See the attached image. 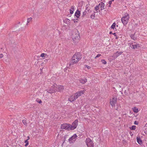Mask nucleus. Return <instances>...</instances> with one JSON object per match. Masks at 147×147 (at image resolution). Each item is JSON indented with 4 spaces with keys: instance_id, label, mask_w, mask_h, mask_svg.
Wrapping results in <instances>:
<instances>
[{
    "instance_id": "f257e3e1",
    "label": "nucleus",
    "mask_w": 147,
    "mask_h": 147,
    "mask_svg": "<svg viewBox=\"0 0 147 147\" xmlns=\"http://www.w3.org/2000/svg\"><path fill=\"white\" fill-rule=\"evenodd\" d=\"M81 58V55L80 53L78 52L75 53L72 57L71 61L70 64V65H73L76 63H78Z\"/></svg>"
},
{
    "instance_id": "f03ea898",
    "label": "nucleus",
    "mask_w": 147,
    "mask_h": 147,
    "mask_svg": "<svg viewBox=\"0 0 147 147\" xmlns=\"http://www.w3.org/2000/svg\"><path fill=\"white\" fill-rule=\"evenodd\" d=\"M72 39L74 43H76L78 41L80 38V36L78 31L73 34L72 36Z\"/></svg>"
},
{
    "instance_id": "7ed1b4c3",
    "label": "nucleus",
    "mask_w": 147,
    "mask_h": 147,
    "mask_svg": "<svg viewBox=\"0 0 147 147\" xmlns=\"http://www.w3.org/2000/svg\"><path fill=\"white\" fill-rule=\"evenodd\" d=\"M129 18V15L127 13L125 14V16L121 19V20L123 24L125 25L127 24Z\"/></svg>"
},
{
    "instance_id": "20e7f679",
    "label": "nucleus",
    "mask_w": 147,
    "mask_h": 147,
    "mask_svg": "<svg viewBox=\"0 0 147 147\" xmlns=\"http://www.w3.org/2000/svg\"><path fill=\"white\" fill-rule=\"evenodd\" d=\"M78 120L76 119L73 123L71 125L70 124V130H74L76 127L78 125Z\"/></svg>"
},
{
    "instance_id": "39448f33",
    "label": "nucleus",
    "mask_w": 147,
    "mask_h": 147,
    "mask_svg": "<svg viewBox=\"0 0 147 147\" xmlns=\"http://www.w3.org/2000/svg\"><path fill=\"white\" fill-rule=\"evenodd\" d=\"M86 143L88 147H93L94 146L93 142L89 138L86 139Z\"/></svg>"
},
{
    "instance_id": "423d86ee",
    "label": "nucleus",
    "mask_w": 147,
    "mask_h": 147,
    "mask_svg": "<svg viewBox=\"0 0 147 147\" xmlns=\"http://www.w3.org/2000/svg\"><path fill=\"white\" fill-rule=\"evenodd\" d=\"M70 124L67 123H64L61 124V129H64L68 130H70Z\"/></svg>"
},
{
    "instance_id": "0eeeda50",
    "label": "nucleus",
    "mask_w": 147,
    "mask_h": 147,
    "mask_svg": "<svg viewBox=\"0 0 147 147\" xmlns=\"http://www.w3.org/2000/svg\"><path fill=\"white\" fill-rule=\"evenodd\" d=\"M117 98L115 97L113 98L110 100V103L112 107H115V104L117 103Z\"/></svg>"
},
{
    "instance_id": "6e6552de",
    "label": "nucleus",
    "mask_w": 147,
    "mask_h": 147,
    "mask_svg": "<svg viewBox=\"0 0 147 147\" xmlns=\"http://www.w3.org/2000/svg\"><path fill=\"white\" fill-rule=\"evenodd\" d=\"M134 44H133V43L130 44L129 46L131 47V48L134 49H138V48L140 47V46L138 44H137L134 42Z\"/></svg>"
},
{
    "instance_id": "1a4fd4ad",
    "label": "nucleus",
    "mask_w": 147,
    "mask_h": 147,
    "mask_svg": "<svg viewBox=\"0 0 147 147\" xmlns=\"http://www.w3.org/2000/svg\"><path fill=\"white\" fill-rule=\"evenodd\" d=\"M84 93V91L81 90L76 92L75 94V97L76 99Z\"/></svg>"
},
{
    "instance_id": "9d476101",
    "label": "nucleus",
    "mask_w": 147,
    "mask_h": 147,
    "mask_svg": "<svg viewBox=\"0 0 147 147\" xmlns=\"http://www.w3.org/2000/svg\"><path fill=\"white\" fill-rule=\"evenodd\" d=\"M76 99V98L75 96L73 95L70 96V97L68 98V100L71 102L74 101Z\"/></svg>"
},
{
    "instance_id": "9b49d317",
    "label": "nucleus",
    "mask_w": 147,
    "mask_h": 147,
    "mask_svg": "<svg viewBox=\"0 0 147 147\" xmlns=\"http://www.w3.org/2000/svg\"><path fill=\"white\" fill-rule=\"evenodd\" d=\"M98 5L101 8V10L105 9V4L103 3L102 2H100Z\"/></svg>"
},
{
    "instance_id": "f8f14e48",
    "label": "nucleus",
    "mask_w": 147,
    "mask_h": 147,
    "mask_svg": "<svg viewBox=\"0 0 147 147\" xmlns=\"http://www.w3.org/2000/svg\"><path fill=\"white\" fill-rule=\"evenodd\" d=\"M80 11L77 10L76 12L75 16L76 17V18H78L80 16Z\"/></svg>"
},
{
    "instance_id": "ddd939ff",
    "label": "nucleus",
    "mask_w": 147,
    "mask_h": 147,
    "mask_svg": "<svg viewBox=\"0 0 147 147\" xmlns=\"http://www.w3.org/2000/svg\"><path fill=\"white\" fill-rule=\"evenodd\" d=\"M55 91V89L53 87H52L50 89L48 90L47 92L50 93H52L54 92Z\"/></svg>"
},
{
    "instance_id": "4468645a",
    "label": "nucleus",
    "mask_w": 147,
    "mask_h": 147,
    "mask_svg": "<svg viewBox=\"0 0 147 147\" xmlns=\"http://www.w3.org/2000/svg\"><path fill=\"white\" fill-rule=\"evenodd\" d=\"M137 141L138 143L140 145H141L143 143L142 140L140 139L139 137H137Z\"/></svg>"
},
{
    "instance_id": "2eb2a0df",
    "label": "nucleus",
    "mask_w": 147,
    "mask_h": 147,
    "mask_svg": "<svg viewBox=\"0 0 147 147\" xmlns=\"http://www.w3.org/2000/svg\"><path fill=\"white\" fill-rule=\"evenodd\" d=\"M79 81L80 82L83 84H84L87 82V79L86 78H84L83 79H81Z\"/></svg>"
},
{
    "instance_id": "dca6fc26",
    "label": "nucleus",
    "mask_w": 147,
    "mask_h": 147,
    "mask_svg": "<svg viewBox=\"0 0 147 147\" xmlns=\"http://www.w3.org/2000/svg\"><path fill=\"white\" fill-rule=\"evenodd\" d=\"M130 37L132 39L134 40H136L137 38V36L135 35V33L131 35Z\"/></svg>"
},
{
    "instance_id": "f3484780",
    "label": "nucleus",
    "mask_w": 147,
    "mask_h": 147,
    "mask_svg": "<svg viewBox=\"0 0 147 147\" xmlns=\"http://www.w3.org/2000/svg\"><path fill=\"white\" fill-rule=\"evenodd\" d=\"M77 137V136L76 135V134H74V136H73L69 138V139L68 140L69 142H70V141L72 140H74V139H75V138Z\"/></svg>"
},
{
    "instance_id": "a211bd4d",
    "label": "nucleus",
    "mask_w": 147,
    "mask_h": 147,
    "mask_svg": "<svg viewBox=\"0 0 147 147\" xmlns=\"http://www.w3.org/2000/svg\"><path fill=\"white\" fill-rule=\"evenodd\" d=\"M64 22L67 24H69L70 23V20L67 18L65 19L64 20Z\"/></svg>"
},
{
    "instance_id": "6ab92c4d",
    "label": "nucleus",
    "mask_w": 147,
    "mask_h": 147,
    "mask_svg": "<svg viewBox=\"0 0 147 147\" xmlns=\"http://www.w3.org/2000/svg\"><path fill=\"white\" fill-rule=\"evenodd\" d=\"M74 6H72L71 7V8L70 9V13L71 14H72L74 13Z\"/></svg>"
},
{
    "instance_id": "aec40b11",
    "label": "nucleus",
    "mask_w": 147,
    "mask_h": 147,
    "mask_svg": "<svg viewBox=\"0 0 147 147\" xmlns=\"http://www.w3.org/2000/svg\"><path fill=\"white\" fill-rule=\"evenodd\" d=\"M64 86H60L58 87V90L59 91H63L64 90Z\"/></svg>"
},
{
    "instance_id": "412c9836",
    "label": "nucleus",
    "mask_w": 147,
    "mask_h": 147,
    "mask_svg": "<svg viewBox=\"0 0 147 147\" xmlns=\"http://www.w3.org/2000/svg\"><path fill=\"white\" fill-rule=\"evenodd\" d=\"M123 53L122 51L118 52L117 51L115 53V54L116 55V57H118L120 55H121Z\"/></svg>"
},
{
    "instance_id": "4be33fe9",
    "label": "nucleus",
    "mask_w": 147,
    "mask_h": 147,
    "mask_svg": "<svg viewBox=\"0 0 147 147\" xmlns=\"http://www.w3.org/2000/svg\"><path fill=\"white\" fill-rule=\"evenodd\" d=\"M134 112L135 113H137L138 111V109L136 107H134L133 109Z\"/></svg>"
},
{
    "instance_id": "5701e85b",
    "label": "nucleus",
    "mask_w": 147,
    "mask_h": 147,
    "mask_svg": "<svg viewBox=\"0 0 147 147\" xmlns=\"http://www.w3.org/2000/svg\"><path fill=\"white\" fill-rule=\"evenodd\" d=\"M95 12H94L90 16V18L92 19H94L95 17Z\"/></svg>"
},
{
    "instance_id": "b1692460",
    "label": "nucleus",
    "mask_w": 147,
    "mask_h": 147,
    "mask_svg": "<svg viewBox=\"0 0 147 147\" xmlns=\"http://www.w3.org/2000/svg\"><path fill=\"white\" fill-rule=\"evenodd\" d=\"M100 7L99 5H98L96 6L95 7V10L96 11V12H98V11H97L99 9V7Z\"/></svg>"
},
{
    "instance_id": "393cba45",
    "label": "nucleus",
    "mask_w": 147,
    "mask_h": 147,
    "mask_svg": "<svg viewBox=\"0 0 147 147\" xmlns=\"http://www.w3.org/2000/svg\"><path fill=\"white\" fill-rule=\"evenodd\" d=\"M32 19V18H30L27 19V24L28 23H29L30 22H31Z\"/></svg>"
},
{
    "instance_id": "a878e982",
    "label": "nucleus",
    "mask_w": 147,
    "mask_h": 147,
    "mask_svg": "<svg viewBox=\"0 0 147 147\" xmlns=\"http://www.w3.org/2000/svg\"><path fill=\"white\" fill-rule=\"evenodd\" d=\"M22 122L26 126L27 125V123L26 122V121L25 119H23L22 120Z\"/></svg>"
},
{
    "instance_id": "bb28decb",
    "label": "nucleus",
    "mask_w": 147,
    "mask_h": 147,
    "mask_svg": "<svg viewBox=\"0 0 147 147\" xmlns=\"http://www.w3.org/2000/svg\"><path fill=\"white\" fill-rule=\"evenodd\" d=\"M36 101L38 103L40 104L42 103V102L41 100L38 98H37L36 99Z\"/></svg>"
},
{
    "instance_id": "cd10ccee",
    "label": "nucleus",
    "mask_w": 147,
    "mask_h": 147,
    "mask_svg": "<svg viewBox=\"0 0 147 147\" xmlns=\"http://www.w3.org/2000/svg\"><path fill=\"white\" fill-rule=\"evenodd\" d=\"M116 24L115 23H113L111 26V28L114 29L115 27Z\"/></svg>"
},
{
    "instance_id": "c85d7f7f",
    "label": "nucleus",
    "mask_w": 147,
    "mask_h": 147,
    "mask_svg": "<svg viewBox=\"0 0 147 147\" xmlns=\"http://www.w3.org/2000/svg\"><path fill=\"white\" fill-rule=\"evenodd\" d=\"M101 61L102 63L104 64H105L107 63V62L104 59L102 60Z\"/></svg>"
},
{
    "instance_id": "c756f323",
    "label": "nucleus",
    "mask_w": 147,
    "mask_h": 147,
    "mask_svg": "<svg viewBox=\"0 0 147 147\" xmlns=\"http://www.w3.org/2000/svg\"><path fill=\"white\" fill-rule=\"evenodd\" d=\"M47 54L45 53H42L41 54L40 56L42 57H45Z\"/></svg>"
},
{
    "instance_id": "7c9ffc66",
    "label": "nucleus",
    "mask_w": 147,
    "mask_h": 147,
    "mask_svg": "<svg viewBox=\"0 0 147 147\" xmlns=\"http://www.w3.org/2000/svg\"><path fill=\"white\" fill-rule=\"evenodd\" d=\"M101 56V55L100 54H98L96 56V57H95V59H96V58H98V57H100V56Z\"/></svg>"
},
{
    "instance_id": "2f4dec72",
    "label": "nucleus",
    "mask_w": 147,
    "mask_h": 147,
    "mask_svg": "<svg viewBox=\"0 0 147 147\" xmlns=\"http://www.w3.org/2000/svg\"><path fill=\"white\" fill-rule=\"evenodd\" d=\"M136 126L135 125H133L131 127V129L133 130H135V129Z\"/></svg>"
},
{
    "instance_id": "473e14b6",
    "label": "nucleus",
    "mask_w": 147,
    "mask_h": 147,
    "mask_svg": "<svg viewBox=\"0 0 147 147\" xmlns=\"http://www.w3.org/2000/svg\"><path fill=\"white\" fill-rule=\"evenodd\" d=\"M24 142L25 143H29L28 140H27L25 141Z\"/></svg>"
},
{
    "instance_id": "72a5a7b5",
    "label": "nucleus",
    "mask_w": 147,
    "mask_h": 147,
    "mask_svg": "<svg viewBox=\"0 0 147 147\" xmlns=\"http://www.w3.org/2000/svg\"><path fill=\"white\" fill-rule=\"evenodd\" d=\"M86 11H85L83 13V16L85 15H86Z\"/></svg>"
},
{
    "instance_id": "f704fd0d",
    "label": "nucleus",
    "mask_w": 147,
    "mask_h": 147,
    "mask_svg": "<svg viewBox=\"0 0 147 147\" xmlns=\"http://www.w3.org/2000/svg\"><path fill=\"white\" fill-rule=\"evenodd\" d=\"M3 57V55L2 54H0V58H2Z\"/></svg>"
},
{
    "instance_id": "c9c22d12",
    "label": "nucleus",
    "mask_w": 147,
    "mask_h": 147,
    "mask_svg": "<svg viewBox=\"0 0 147 147\" xmlns=\"http://www.w3.org/2000/svg\"><path fill=\"white\" fill-rule=\"evenodd\" d=\"M86 67H87L88 69H90L91 68L90 67L86 65Z\"/></svg>"
},
{
    "instance_id": "e433bc0d",
    "label": "nucleus",
    "mask_w": 147,
    "mask_h": 147,
    "mask_svg": "<svg viewBox=\"0 0 147 147\" xmlns=\"http://www.w3.org/2000/svg\"><path fill=\"white\" fill-rule=\"evenodd\" d=\"M77 20V19H76V20H74V23L77 22H78L76 20Z\"/></svg>"
},
{
    "instance_id": "4c0bfd02",
    "label": "nucleus",
    "mask_w": 147,
    "mask_h": 147,
    "mask_svg": "<svg viewBox=\"0 0 147 147\" xmlns=\"http://www.w3.org/2000/svg\"><path fill=\"white\" fill-rule=\"evenodd\" d=\"M112 1H109V4L110 5H111L112 3Z\"/></svg>"
},
{
    "instance_id": "58836bf2",
    "label": "nucleus",
    "mask_w": 147,
    "mask_h": 147,
    "mask_svg": "<svg viewBox=\"0 0 147 147\" xmlns=\"http://www.w3.org/2000/svg\"><path fill=\"white\" fill-rule=\"evenodd\" d=\"M113 34L115 36H117L116 34V33H113Z\"/></svg>"
},
{
    "instance_id": "ea45409f",
    "label": "nucleus",
    "mask_w": 147,
    "mask_h": 147,
    "mask_svg": "<svg viewBox=\"0 0 147 147\" xmlns=\"http://www.w3.org/2000/svg\"><path fill=\"white\" fill-rule=\"evenodd\" d=\"M29 144V143H26V144H25V146H27Z\"/></svg>"
},
{
    "instance_id": "a19ab883",
    "label": "nucleus",
    "mask_w": 147,
    "mask_h": 147,
    "mask_svg": "<svg viewBox=\"0 0 147 147\" xmlns=\"http://www.w3.org/2000/svg\"><path fill=\"white\" fill-rule=\"evenodd\" d=\"M134 124L136 125L138 124V123H137V122L136 121H135L134 123Z\"/></svg>"
},
{
    "instance_id": "79ce46f5",
    "label": "nucleus",
    "mask_w": 147,
    "mask_h": 147,
    "mask_svg": "<svg viewBox=\"0 0 147 147\" xmlns=\"http://www.w3.org/2000/svg\"><path fill=\"white\" fill-rule=\"evenodd\" d=\"M27 138H28V139H27V140H29L30 139V138L29 136H28L27 137Z\"/></svg>"
},
{
    "instance_id": "37998d69",
    "label": "nucleus",
    "mask_w": 147,
    "mask_h": 147,
    "mask_svg": "<svg viewBox=\"0 0 147 147\" xmlns=\"http://www.w3.org/2000/svg\"><path fill=\"white\" fill-rule=\"evenodd\" d=\"M113 34V33H112V32H111H111H109V34Z\"/></svg>"
},
{
    "instance_id": "c03bdc74",
    "label": "nucleus",
    "mask_w": 147,
    "mask_h": 147,
    "mask_svg": "<svg viewBox=\"0 0 147 147\" xmlns=\"http://www.w3.org/2000/svg\"><path fill=\"white\" fill-rule=\"evenodd\" d=\"M115 38L116 39H117L118 38V37L117 36H116Z\"/></svg>"
},
{
    "instance_id": "a18cd8bd",
    "label": "nucleus",
    "mask_w": 147,
    "mask_h": 147,
    "mask_svg": "<svg viewBox=\"0 0 147 147\" xmlns=\"http://www.w3.org/2000/svg\"><path fill=\"white\" fill-rule=\"evenodd\" d=\"M145 126L147 127V123L146 124Z\"/></svg>"
},
{
    "instance_id": "49530a36",
    "label": "nucleus",
    "mask_w": 147,
    "mask_h": 147,
    "mask_svg": "<svg viewBox=\"0 0 147 147\" xmlns=\"http://www.w3.org/2000/svg\"><path fill=\"white\" fill-rule=\"evenodd\" d=\"M111 5H109V7H111Z\"/></svg>"
},
{
    "instance_id": "de8ad7c7",
    "label": "nucleus",
    "mask_w": 147,
    "mask_h": 147,
    "mask_svg": "<svg viewBox=\"0 0 147 147\" xmlns=\"http://www.w3.org/2000/svg\"><path fill=\"white\" fill-rule=\"evenodd\" d=\"M119 87L120 88H121V86L120 85H119Z\"/></svg>"
},
{
    "instance_id": "09e8293b",
    "label": "nucleus",
    "mask_w": 147,
    "mask_h": 147,
    "mask_svg": "<svg viewBox=\"0 0 147 147\" xmlns=\"http://www.w3.org/2000/svg\"><path fill=\"white\" fill-rule=\"evenodd\" d=\"M145 132V133L147 135V132H146V133Z\"/></svg>"
},
{
    "instance_id": "8fccbe9b",
    "label": "nucleus",
    "mask_w": 147,
    "mask_h": 147,
    "mask_svg": "<svg viewBox=\"0 0 147 147\" xmlns=\"http://www.w3.org/2000/svg\"><path fill=\"white\" fill-rule=\"evenodd\" d=\"M114 1V0H111V1Z\"/></svg>"
}]
</instances>
